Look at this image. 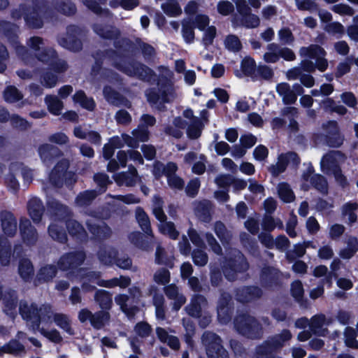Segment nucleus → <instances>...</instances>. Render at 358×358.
Instances as JSON below:
<instances>
[{"label": "nucleus", "mask_w": 358, "mask_h": 358, "mask_svg": "<svg viewBox=\"0 0 358 358\" xmlns=\"http://www.w3.org/2000/svg\"><path fill=\"white\" fill-rule=\"evenodd\" d=\"M48 206L54 212V215L51 216L52 222L48 229L49 236L55 241L64 243L66 241L67 236L65 231L60 225L63 222L59 219L57 220V218L65 219L69 215V210L66 206L60 204L57 201H48Z\"/></svg>", "instance_id": "nucleus-4"}, {"label": "nucleus", "mask_w": 358, "mask_h": 358, "mask_svg": "<svg viewBox=\"0 0 358 358\" xmlns=\"http://www.w3.org/2000/svg\"><path fill=\"white\" fill-rule=\"evenodd\" d=\"M158 227L162 234L172 239H176L179 235V232L176 229L174 224L171 222L164 221L159 224Z\"/></svg>", "instance_id": "nucleus-52"}, {"label": "nucleus", "mask_w": 358, "mask_h": 358, "mask_svg": "<svg viewBox=\"0 0 358 358\" xmlns=\"http://www.w3.org/2000/svg\"><path fill=\"white\" fill-rule=\"evenodd\" d=\"M73 101L78 103L82 107L92 110L94 107V101L92 99L87 98L83 91L77 92L73 96Z\"/></svg>", "instance_id": "nucleus-53"}, {"label": "nucleus", "mask_w": 358, "mask_h": 358, "mask_svg": "<svg viewBox=\"0 0 358 358\" xmlns=\"http://www.w3.org/2000/svg\"><path fill=\"white\" fill-rule=\"evenodd\" d=\"M58 152L57 148L49 144L43 145L38 149L40 157L44 163L50 162Z\"/></svg>", "instance_id": "nucleus-48"}, {"label": "nucleus", "mask_w": 358, "mask_h": 358, "mask_svg": "<svg viewBox=\"0 0 358 358\" xmlns=\"http://www.w3.org/2000/svg\"><path fill=\"white\" fill-rule=\"evenodd\" d=\"M282 57L287 61L295 59V55L288 48H281L275 43H269L266 48V52L264 55V59L267 63H275Z\"/></svg>", "instance_id": "nucleus-13"}, {"label": "nucleus", "mask_w": 358, "mask_h": 358, "mask_svg": "<svg viewBox=\"0 0 358 358\" xmlns=\"http://www.w3.org/2000/svg\"><path fill=\"white\" fill-rule=\"evenodd\" d=\"M104 59L120 71L131 76H136L144 80L148 78L152 74V71L149 68L134 60L129 59L115 51L107 52Z\"/></svg>", "instance_id": "nucleus-2"}, {"label": "nucleus", "mask_w": 358, "mask_h": 358, "mask_svg": "<svg viewBox=\"0 0 358 358\" xmlns=\"http://www.w3.org/2000/svg\"><path fill=\"white\" fill-rule=\"evenodd\" d=\"M110 319V315L108 312L100 311L94 314L91 324L96 329L103 327Z\"/></svg>", "instance_id": "nucleus-58"}, {"label": "nucleus", "mask_w": 358, "mask_h": 358, "mask_svg": "<svg viewBox=\"0 0 358 358\" xmlns=\"http://www.w3.org/2000/svg\"><path fill=\"white\" fill-rule=\"evenodd\" d=\"M76 273V276L80 278L83 280V288L86 291L93 290L95 287L93 285H89V282H94L100 287H114L116 286H119L121 288H125L130 284V278L120 276V278H114L110 280H99V273L96 272L87 271L85 268H79L76 269V271H73V273Z\"/></svg>", "instance_id": "nucleus-3"}, {"label": "nucleus", "mask_w": 358, "mask_h": 358, "mask_svg": "<svg viewBox=\"0 0 358 358\" xmlns=\"http://www.w3.org/2000/svg\"><path fill=\"white\" fill-rule=\"evenodd\" d=\"M235 328L241 334L250 338H256L261 332L259 324L250 315L238 316L234 322Z\"/></svg>", "instance_id": "nucleus-12"}, {"label": "nucleus", "mask_w": 358, "mask_h": 358, "mask_svg": "<svg viewBox=\"0 0 358 358\" xmlns=\"http://www.w3.org/2000/svg\"><path fill=\"white\" fill-rule=\"evenodd\" d=\"M81 34L80 28L75 25L67 27L66 34L58 38L59 44L68 50L78 51L82 48V42L78 38Z\"/></svg>", "instance_id": "nucleus-15"}, {"label": "nucleus", "mask_w": 358, "mask_h": 358, "mask_svg": "<svg viewBox=\"0 0 358 358\" xmlns=\"http://www.w3.org/2000/svg\"><path fill=\"white\" fill-rule=\"evenodd\" d=\"M241 17V24L246 28H256L259 25V17L257 15L252 14L251 11L248 12V13L246 15H242Z\"/></svg>", "instance_id": "nucleus-61"}, {"label": "nucleus", "mask_w": 358, "mask_h": 358, "mask_svg": "<svg viewBox=\"0 0 358 358\" xmlns=\"http://www.w3.org/2000/svg\"><path fill=\"white\" fill-rule=\"evenodd\" d=\"M19 311L24 320L34 323L36 328L39 327L40 324H49L53 321L68 335L74 334V329L69 316L62 313H54L48 304L38 307L35 303L22 301L20 303Z\"/></svg>", "instance_id": "nucleus-1"}, {"label": "nucleus", "mask_w": 358, "mask_h": 358, "mask_svg": "<svg viewBox=\"0 0 358 358\" xmlns=\"http://www.w3.org/2000/svg\"><path fill=\"white\" fill-rule=\"evenodd\" d=\"M34 331L38 329L40 333L49 341L58 343L62 341V337L60 333L55 329H48L45 327L46 324H40L39 327L36 328L34 323H31Z\"/></svg>", "instance_id": "nucleus-35"}, {"label": "nucleus", "mask_w": 358, "mask_h": 358, "mask_svg": "<svg viewBox=\"0 0 358 358\" xmlns=\"http://www.w3.org/2000/svg\"><path fill=\"white\" fill-rule=\"evenodd\" d=\"M16 299L17 296L15 292H8L3 298L4 303V312L11 317L13 316L15 313L17 306Z\"/></svg>", "instance_id": "nucleus-39"}, {"label": "nucleus", "mask_w": 358, "mask_h": 358, "mask_svg": "<svg viewBox=\"0 0 358 358\" xmlns=\"http://www.w3.org/2000/svg\"><path fill=\"white\" fill-rule=\"evenodd\" d=\"M57 274V268L55 266L48 264L43 266L37 274V280L38 281L47 282L52 280Z\"/></svg>", "instance_id": "nucleus-46"}, {"label": "nucleus", "mask_w": 358, "mask_h": 358, "mask_svg": "<svg viewBox=\"0 0 358 358\" xmlns=\"http://www.w3.org/2000/svg\"><path fill=\"white\" fill-rule=\"evenodd\" d=\"M117 251L110 246H103L98 252V258L101 263L105 265H110L115 262Z\"/></svg>", "instance_id": "nucleus-33"}, {"label": "nucleus", "mask_w": 358, "mask_h": 358, "mask_svg": "<svg viewBox=\"0 0 358 358\" xmlns=\"http://www.w3.org/2000/svg\"><path fill=\"white\" fill-rule=\"evenodd\" d=\"M50 14V10L45 7L31 8L27 10L24 6L12 13L14 19H19L24 15L27 25L31 28H41L43 24V19H47Z\"/></svg>", "instance_id": "nucleus-7"}, {"label": "nucleus", "mask_w": 358, "mask_h": 358, "mask_svg": "<svg viewBox=\"0 0 358 358\" xmlns=\"http://www.w3.org/2000/svg\"><path fill=\"white\" fill-rule=\"evenodd\" d=\"M20 231L23 243L27 245L35 244L38 240L36 229L27 218H22L20 222Z\"/></svg>", "instance_id": "nucleus-21"}, {"label": "nucleus", "mask_w": 358, "mask_h": 358, "mask_svg": "<svg viewBox=\"0 0 358 358\" xmlns=\"http://www.w3.org/2000/svg\"><path fill=\"white\" fill-rule=\"evenodd\" d=\"M139 4L138 0H110L109 5L111 8H116L119 6L124 10H132Z\"/></svg>", "instance_id": "nucleus-60"}, {"label": "nucleus", "mask_w": 358, "mask_h": 358, "mask_svg": "<svg viewBox=\"0 0 358 358\" xmlns=\"http://www.w3.org/2000/svg\"><path fill=\"white\" fill-rule=\"evenodd\" d=\"M201 339L209 358L228 357L227 352L222 347L221 340L216 334L207 331L203 334Z\"/></svg>", "instance_id": "nucleus-11"}, {"label": "nucleus", "mask_w": 358, "mask_h": 358, "mask_svg": "<svg viewBox=\"0 0 358 358\" xmlns=\"http://www.w3.org/2000/svg\"><path fill=\"white\" fill-rule=\"evenodd\" d=\"M334 319L324 314L314 315L310 320V329L316 335L324 336L328 333L327 327L332 324Z\"/></svg>", "instance_id": "nucleus-19"}, {"label": "nucleus", "mask_w": 358, "mask_h": 358, "mask_svg": "<svg viewBox=\"0 0 358 358\" xmlns=\"http://www.w3.org/2000/svg\"><path fill=\"white\" fill-rule=\"evenodd\" d=\"M214 231L224 245L225 243H229L231 238V234L229 231L227 230L223 223L221 222H215L214 226Z\"/></svg>", "instance_id": "nucleus-54"}, {"label": "nucleus", "mask_w": 358, "mask_h": 358, "mask_svg": "<svg viewBox=\"0 0 358 358\" xmlns=\"http://www.w3.org/2000/svg\"><path fill=\"white\" fill-rule=\"evenodd\" d=\"M261 290L257 287H245L237 293V299L246 302L261 295Z\"/></svg>", "instance_id": "nucleus-41"}, {"label": "nucleus", "mask_w": 358, "mask_h": 358, "mask_svg": "<svg viewBox=\"0 0 358 358\" xmlns=\"http://www.w3.org/2000/svg\"><path fill=\"white\" fill-rule=\"evenodd\" d=\"M292 334L289 330H283L280 334L273 337L269 341L271 347L269 348H277L282 347L285 342L290 340ZM268 345L266 343V345Z\"/></svg>", "instance_id": "nucleus-47"}, {"label": "nucleus", "mask_w": 358, "mask_h": 358, "mask_svg": "<svg viewBox=\"0 0 358 358\" xmlns=\"http://www.w3.org/2000/svg\"><path fill=\"white\" fill-rule=\"evenodd\" d=\"M146 96L152 106L160 109L164 103L173 101L177 98L178 94L173 84L169 81L165 84L159 83L157 88L147 91Z\"/></svg>", "instance_id": "nucleus-6"}, {"label": "nucleus", "mask_w": 358, "mask_h": 358, "mask_svg": "<svg viewBox=\"0 0 358 358\" xmlns=\"http://www.w3.org/2000/svg\"><path fill=\"white\" fill-rule=\"evenodd\" d=\"M17 27L13 24L8 22H0V31L6 34L10 43L13 44L16 54L20 59H21L24 63H29L32 59L31 53L26 47L20 45L15 36Z\"/></svg>", "instance_id": "nucleus-10"}, {"label": "nucleus", "mask_w": 358, "mask_h": 358, "mask_svg": "<svg viewBox=\"0 0 358 358\" xmlns=\"http://www.w3.org/2000/svg\"><path fill=\"white\" fill-rule=\"evenodd\" d=\"M302 188L307 189L310 180V184L322 194H327L328 191V183L326 178L320 174H314V169L311 165H308L306 171L302 174Z\"/></svg>", "instance_id": "nucleus-14"}, {"label": "nucleus", "mask_w": 358, "mask_h": 358, "mask_svg": "<svg viewBox=\"0 0 358 358\" xmlns=\"http://www.w3.org/2000/svg\"><path fill=\"white\" fill-rule=\"evenodd\" d=\"M1 229L6 236H13L17 230V220L13 213L3 211L0 214Z\"/></svg>", "instance_id": "nucleus-22"}, {"label": "nucleus", "mask_w": 358, "mask_h": 358, "mask_svg": "<svg viewBox=\"0 0 358 358\" xmlns=\"http://www.w3.org/2000/svg\"><path fill=\"white\" fill-rule=\"evenodd\" d=\"M89 230L97 238H105L110 234V229L102 221L91 217L87 220Z\"/></svg>", "instance_id": "nucleus-26"}, {"label": "nucleus", "mask_w": 358, "mask_h": 358, "mask_svg": "<svg viewBox=\"0 0 358 358\" xmlns=\"http://www.w3.org/2000/svg\"><path fill=\"white\" fill-rule=\"evenodd\" d=\"M27 45L35 57L43 63H50L57 57L55 50L45 46V41L39 36H32L27 41Z\"/></svg>", "instance_id": "nucleus-8"}, {"label": "nucleus", "mask_w": 358, "mask_h": 358, "mask_svg": "<svg viewBox=\"0 0 358 358\" xmlns=\"http://www.w3.org/2000/svg\"><path fill=\"white\" fill-rule=\"evenodd\" d=\"M94 300L101 309L109 310L113 303L111 294L103 289H99L94 295Z\"/></svg>", "instance_id": "nucleus-36"}, {"label": "nucleus", "mask_w": 358, "mask_h": 358, "mask_svg": "<svg viewBox=\"0 0 358 358\" xmlns=\"http://www.w3.org/2000/svg\"><path fill=\"white\" fill-rule=\"evenodd\" d=\"M24 351V346L15 340L0 348V355L3 353L18 354Z\"/></svg>", "instance_id": "nucleus-64"}, {"label": "nucleus", "mask_w": 358, "mask_h": 358, "mask_svg": "<svg viewBox=\"0 0 358 358\" xmlns=\"http://www.w3.org/2000/svg\"><path fill=\"white\" fill-rule=\"evenodd\" d=\"M45 102L50 113L59 115L63 108V103L56 96H47Z\"/></svg>", "instance_id": "nucleus-43"}, {"label": "nucleus", "mask_w": 358, "mask_h": 358, "mask_svg": "<svg viewBox=\"0 0 358 358\" xmlns=\"http://www.w3.org/2000/svg\"><path fill=\"white\" fill-rule=\"evenodd\" d=\"M18 273L25 281L29 280L34 275V266L29 259H22L20 261Z\"/></svg>", "instance_id": "nucleus-37"}, {"label": "nucleus", "mask_w": 358, "mask_h": 358, "mask_svg": "<svg viewBox=\"0 0 358 358\" xmlns=\"http://www.w3.org/2000/svg\"><path fill=\"white\" fill-rule=\"evenodd\" d=\"M301 57H309L316 60V64L312 61L305 59L301 62V71L307 72L314 71L317 68L320 71H324L327 66V60L324 58L325 50L317 45H311L309 47H302L299 50Z\"/></svg>", "instance_id": "nucleus-5"}, {"label": "nucleus", "mask_w": 358, "mask_h": 358, "mask_svg": "<svg viewBox=\"0 0 358 358\" xmlns=\"http://www.w3.org/2000/svg\"><path fill=\"white\" fill-rule=\"evenodd\" d=\"M174 257L172 254L168 255L164 248L157 246L155 252V262L157 264L166 265L170 268L173 266Z\"/></svg>", "instance_id": "nucleus-38"}, {"label": "nucleus", "mask_w": 358, "mask_h": 358, "mask_svg": "<svg viewBox=\"0 0 358 358\" xmlns=\"http://www.w3.org/2000/svg\"><path fill=\"white\" fill-rule=\"evenodd\" d=\"M162 206L163 201L159 197L155 196L153 199L152 212L160 223L166 220V216L164 213Z\"/></svg>", "instance_id": "nucleus-57"}, {"label": "nucleus", "mask_w": 358, "mask_h": 358, "mask_svg": "<svg viewBox=\"0 0 358 358\" xmlns=\"http://www.w3.org/2000/svg\"><path fill=\"white\" fill-rule=\"evenodd\" d=\"M69 167V162L67 160L64 159L57 164L55 169L51 172L50 176V180L55 185H59V180L66 176V169Z\"/></svg>", "instance_id": "nucleus-34"}, {"label": "nucleus", "mask_w": 358, "mask_h": 358, "mask_svg": "<svg viewBox=\"0 0 358 358\" xmlns=\"http://www.w3.org/2000/svg\"><path fill=\"white\" fill-rule=\"evenodd\" d=\"M248 268V264L243 255L236 250L230 252V256L226 259L223 266L225 277L229 280L236 278V273L244 271Z\"/></svg>", "instance_id": "nucleus-9"}, {"label": "nucleus", "mask_w": 358, "mask_h": 358, "mask_svg": "<svg viewBox=\"0 0 358 358\" xmlns=\"http://www.w3.org/2000/svg\"><path fill=\"white\" fill-rule=\"evenodd\" d=\"M29 214L35 223L41 220L43 213V206L41 200L37 198H31L27 204Z\"/></svg>", "instance_id": "nucleus-30"}, {"label": "nucleus", "mask_w": 358, "mask_h": 358, "mask_svg": "<svg viewBox=\"0 0 358 358\" xmlns=\"http://www.w3.org/2000/svg\"><path fill=\"white\" fill-rule=\"evenodd\" d=\"M133 136L127 134H122V138L130 148H137L139 142L147 141L149 138V132L146 128L142 125L138 126V129L132 131Z\"/></svg>", "instance_id": "nucleus-23"}, {"label": "nucleus", "mask_w": 358, "mask_h": 358, "mask_svg": "<svg viewBox=\"0 0 358 358\" xmlns=\"http://www.w3.org/2000/svg\"><path fill=\"white\" fill-rule=\"evenodd\" d=\"M345 156L339 151H331L323 156L320 162L322 172L329 174L341 169V164L345 160Z\"/></svg>", "instance_id": "nucleus-16"}, {"label": "nucleus", "mask_w": 358, "mask_h": 358, "mask_svg": "<svg viewBox=\"0 0 358 358\" xmlns=\"http://www.w3.org/2000/svg\"><path fill=\"white\" fill-rule=\"evenodd\" d=\"M257 66L255 62L250 57H245L241 62V69L243 73L250 76L252 79L256 72Z\"/></svg>", "instance_id": "nucleus-63"}, {"label": "nucleus", "mask_w": 358, "mask_h": 358, "mask_svg": "<svg viewBox=\"0 0 358 358\" xmlns=\"http://www.w3.org/2000/svg\"><path fill=\"white\" fill-rule=\"evenodd\" d=\"M357 203L349 202L344 204L342 207V215L347 217L348 224H352L357 221V215L355 211L357 209Z\"/></svg>", "instance_id": "nucleus-45"}, {"label": "nucleus", "mask_w": 358, "mask_h": 358, "mask_svg": "<svg viewBox=\"0 0 358 358\" xmlns=\"http://www.w3.org/2000/svg\"><path fill=\"white\" fill-rule=\"evenodd\" d=\"M136 217L141 229L147 234L152 236L150 220L148 215L141 208H137L136 210Z\"/></svg>", "instance_id": "nucleus-40"}, {"label": "nucleus", "mask_w": 358, "mask_h": 358, "mask_svg": "<svg viewBox=\"0 0 358 358\" xmlns=\"http://www.w3.org/2000/svg\"><path fill=\"white\" fill-rule=\"evenodd\" d=\"M278 192L280 198L284 202H291L294 199V194L292 189L287 183L282 182L278 185Z\"/></svg>", "instance_id": "nucleus-55"}, {"label": "nucleus", "mask_w": 358, "mask_h": 358, "mask_svg": "<svg viewBox=\"0 0 358 358\" xmlns=\"http://www.w3.org/2000/svg\"><path fill=\"white\" fill-rule=\"evenodd\" d=\"M178 169L177 165L173 162L168 163V173H167V182L169 187L172 189H182L184 187L185 182L183 180L176 175Z\"/></svg>", "instance_id": "nucleus-29"}, {"label": "nucleus", "mask_w": 358, "mask_h": 358, "mask_svg": "<svg viewBox=\"0 0 358 358\" xmlns=\"http://www.w3.org/2000/svg\"><path fill=\"white\" fill-rule=\"evenodd\" d=\"M10 245L4 238L0 239V262L3 266H6L10 262Z\"/></svg>", "instance_id": "nucleus-51"}, {"label": "nucleus", "mask_w": 358, "mask_h": 358, "mask_svg": "<svg viewBox=\"0 0 358 358\" xmlns=\"http://www.w3.org/2000/svg\"><path fill=\"white\" fill-rule=\"evenodd\" d=\"M129 301L130 298L125 294H118L115 297V301L120 306L121 310L129 317H131L138 309L137 308H131L130 310L128 306Z\"/></svg>", "instance_id": "nucleus-49"}, {"label": "nucleus", "mask_w": 358, "mask_h": 358, "mask_svg": "<svg viewBox=\"0 0 358 358\" xmlns=\"http://www.w3.org/2000/svg\"><path fill=\"white\" fill-rule=\"evenodd\" d=\"M196 216L203 222H208L211 219L212 203L210 201H196L193 203Z\"/></svg>", "instance_id": "nucleus-25"}, {"label": "nucleus", "mask_w": 358, "mask_h": 358, "mask_svg": "<svg viewBox=\"0 0 358 358\" xmlns=\"http://www.w3.org/2000/svg\"><path fill=\"white\" fill-rule=\"evenodd\" d=\"M231 300L228 294H223L219 301L217 306V317L221 323H227L230 320V310L229 303Z\"/></svg>", "instance_id": "nucleus-28"}, {"label": "nucleus", "mask_w": 358, "mask_h": 358, "mask_svg": "<svg viewBox=\"0 0 358 358\" xmlns=\"http://www.w3.org/2000/svg\"><path fill=\"white\" fill-rule=\"evenodd\" d=\"M164 292L166 296L173 301L172 306L175 311L179 310L186 302V298L179 292L178 287L173 284L165 287Z\"/></svg>", "instance_id": "nucleus-24"}, {"label": "nucleus", "mask_w": 358, "mask_h": 358, "mask_svg": "<svg viewBox=\"0 0 358 358\" xmlns=\"http://www.w3.org/2000/svg\"><path fill=\"white\" fill-rule=\"evenodd\" d=\"M161 7L164 13L170 17H176L182 13V9L176 0H168Z\"/></svg>", "instance_id": "nucleus-44"}, {"label": "nucleus", "mask_w": 358, "mask_h": 358, "mask_svg": "<svg viewBox=\"0 0 358 358\" xmlns=\"http://www.w3.org/2000/svg\"><path fill=\"white\" fill-rule=\"evenodd\" d=\"M85 255L82 251L69 252L62 255L58 261V266L61 270H75L85 260Z\"/></svg>", "instance_id": "nucleus-18"}, {"label": "nucleus", "mask_w": 358, "mask_h": 358, "mask_svg": "<svg viewBox=\"0 0 358 358\" xmlns=\"http://www.w3.org/2000/svg\"><path fill=\"white\" fill-rule=\"evenodd\" d=\"M276 91L282 97V101L285 104L294 103L297 99L296 93L290 88L289 85L287 83L278 84L276 85Z\"/></svg>", "instance_id": "nucleus-31"}, {"label": "nucleus", "mask_w": 358, "mask_h": 358, "mask_svg": "<svg viewBox=\"0 0 358 358\" xmlns=\"http://www.w3.org/2000/svg\"><path fill=\"white\" fill-rule=\"evenodd\" d=\"M326 131L327 143L331 147H339L343 144V137L339 132L338 124L336 121H329L322 125Z\"/></svg>", "instance_id": "nucleus-20"}, {"label": "nucleus", "mask_w": 358, "mask_h": 358, "mask_svg": "<svg viewBox=\"0 0 358 358\" xmlns=\"http://www.w3.org/2000/svg\"><path fill=\"white\" fill-rule=\"evenodd\" d=\"M273 71L271 67L266 65H259L257 66L253 80L262 78L268 80L273 78Z\"/></svg>", "instance_id": "nucleus-59"}, {"label": "nucleus", "mask_w": 358, "mask_h": 358, "mask_svg": "<svg viewBox=\"0 0 358 358\" xmlns=\"http://www.w3.org/2000/svg\"><path fill=\"white\" fill-rule=\"evenodd\" d=\"M113 178L118 185L132 186L136 182L138 173L134 166H129L128 172L120 173Z\"/></svg>", "instance_id": "nucleus-27"}, {"label": "nucleus", "mask_w": 358, "mask_h": 358, "mask_svg": "<svg viewBox=\"0 0 358 358\" xmlns=\"http://www.w3.org/2000/svg\"><path fill=\"white\" fill-rule=\"evenodd\" d=\"M299 164V158L294 152H290L281 154L278 157L275 164L271 165L268 170L273 176H278L283 173L287 166L289 165L296 166Z\"/></svg>", "instance_id": "nucleus-17"}, {"label": "nucleus", "mask_w": 358, "mask_h": 358, "mask_svg": "<svg viewBox=\"0 0 358 358\" xmlns=\"http://www.w3.org/2000/svg\"><path fill=\"white\" fill-rule=\"evenodd\" d=\"M203 127V121L199 118H194L192 122H190L187 134L190 138H197L201 134V130Z\"/></svg>", "instance_id": "nucleus-50"}, {"label": "nucleus", "mask_w": 358, "mask_h": 358, "mask_svg": "<svg viewBox=\"0 0 358 358\" xmlns=\"http://www.w3.org/2000/svg\"><path fill=\"white\" fill-rule=\"evenodd\" d=\"M344 341L348 348L358 349V341L356 339V332L352 327H347L345 329Z\"/></svg>", "instance_id": "nucleus-56"}, {"label": "nucleus", "mask_w": 358, "mask_h": 358, "mask_svg": "<svg viewBox=\"0 0 358 358\" xmlns=\"http://www.w3.org/2000/svg\"><path fill=\"white\" fill-rule=\"evenodd\" d=\"M206 304V299L201 295H195L190 303L185 308L187 314L192 317H199L202 308Z\"/></svg>", "instance_id": "nucleus-32"}, {"label": "nucleus", "mask_w": 358, "mask_h": 358, "mask_svg": "<svg viewBox=\"0 0 358 358\" xmlns=\"http://www.w3.org/2000/svg\"><path fill=\"white\" fill-rule=\"evenodd\" d=\"M66 227L69 233L80 239L85 238L86 233L83 227L75 220H66Z\"/></svg>", "instance_id": "nucleus-42"}, {"label": "nucleus", "mask_w": 358, "mask_h": 358, "mask_svg": "<svg viewBox=\"0 0 358 358\" xmlns=\"http://www.w3.org/2000/svg\"><path fill=\"white\" fill-rule=\"evenodd\" d=\"M264 230L271 231L275 228L282 229L283 223L279 218H273L271 216L265 217L262 224Z\"/></svg>", "instance_id": "nucleus-62"}]
</instances>
